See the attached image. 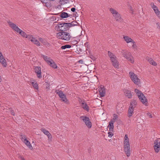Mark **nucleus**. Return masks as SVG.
Here are the masks:
<instances>
[{"instance_id":"nucleus-1","label":"nucleus","mask_w":160,"mask_h":160,"mask_svg":"<svg viewBox=\"0 0 160 160\" xmlns=\"http://www.w3.org/2000/svg\"><path fill=\"white\" fill-rule=\"evenodd\" d=\"M8 23L9 26L14 31L19 34L22 37L26 38H28V34H27L25 32L21 29L16 24L10 21H8Z\"/></svg>"},{"instance_id":"nucleus-2","label":"nucleus","mask_w":160,"mask_h":160,"mask_svg":"<svg viewBox=\"0 0 160 160\" xmlns=\"http://www.w3.org/2000/svg\"><path fill=\"white\" fill-rule=\"evenodd\" d=\"M73 26L70 23H59L55 27V29L57 31L64 32L68 30L69 28Z\"/></svg>"},{"instance_id":"nucleus-3","label":"nucleus","mask_w":160,"mask_h":160,"mask_svg":"<svg viewBox=\"0 0 160 160\" xmlns=\"http://www.w3.org/2000/svg\"><path fill=\"white\" fill-rule=\"evenodd\" d=\"M56 37L59 39L68 41L72 38L70 34L67 32H60L57 33Z\"/></svg>"},{"instance_id":"nucleus-4","label":"nucleus","mask_w":160,"mask_h":160,"mask_svg":"<svg viewBox=\"0 0 160 160\" xmlns=\"http://www.w3.org/2000/svg\"><path fill=\"white\" fill-rule=\"evenodd\" d=\"M109 10L112 13L114 18L117 22H121L123 21V19L122 18L121 15L117 11L112 8H110Z\"/></svg>"},{"instance_id":"nucleus-5","label":"nucleus","mask_w":160,"mask_h":160,"mask_svg":"<svg viewBox=\"0 0 160 160\" xmlns=\"http://www.w3.org/2000/svg\"><path fill=\"white\" fill-rule=\"evenodd\" d=\"M129 75L130 79L135 84L138 85L140 84V80L136 74L132 72H130Z\"/></svg>"},{"instance_id":"nucleus-6","label":"nucleus","mask_w":160,"mask_h":160,"mask_svg":"<svg viewBox=\"0 0 160 160\" xmlns=\"http://www.w3.org/2000/svg\"><path fill=\"white\" fill-rule=\"evenodd\" d=\"M20 138L22 141L30 149L33 150V148L27 139L26 136L24 134H20Z\"/></svg>"},{"instance_id":"nucleus-7","label":"nucleus","mask_w":160,"mask_h":160,"mask_svg":"<svg viewBox=\"0 0 160 160\" xmlns=\"http://www.w3.org/2000/svg\"><path fill=\"white\" fill-rule=\"evenodd\" d=\"M79 119L85 123L86 125L88 128H91L92 124L88 117L83 115L80 116Z\"/></svg>"},{"instance_id":"nucleus-8","label":"nucleus","mask_w":160,"mask_h":160,"mask_svg":"<svg viewBox=\"0 0 160 160\" xmlns=\"http://www.w3.org/2000/svg\"><path fill=\"white\" fill-rule=\"evenodd\" d=\"M123 56L127 59L130 62L133 63L134 62V59L133 57L131 55L130 52L127 51H123L122 52Z\"/></svg>"},{"instance_id":"nucleus-9","label":"nucleus","mask_w":160,"mask_h":160,"mask_svg":"<svg viewBox=\"0 0 160 160\" xmlns=\"http://www.w3.org/2000/svg\"><path fill=\"white\" fill-rule=\"evenodd\" d=\"M123 149L125 154L128 157L130 156L131 155V149L129 143L124 144Z\"/></svg>"},{"instance_id":"nucleus-10","label":"nucleus","mask_w":160,"mask_h":160,"mask_svg":"<svg viewBox=\"0 0 160 160\" xmlns=\"http://www.w3.org/2000/svg\"><path fill=\"white\" fill-rule=\"evenodd\" d=\"M0 63L3 67L6 68L7 65V62L5 58L3 55L2 52L0 51Z\"/></svg>"},{"instance_id":"nucleus-11","label":"nucleus","mask_w":160,"mask_h":160,"mask_svg":"<svg viewBox=\"0 0 160 160\" xmlns=\"http://www.w3.org/2000/svg\"><path fill=\"white\" fill-rule=\"evenodd\" d=\"M160 142L158 140H155L154 142L153 148L155 152L158 153L160 150Z\"/></svg>"},{"instance_id":"nucleus-12","label":"nucleus","mask_w":160,"mask_h":160,"mask_svg":"<svg viewBox=\"0 0 160 160\" xmlns=\"http://www.w3.org/2000/svg\"><path fill=\"white\" fill-rule=\"evenodd\" d=\"M28 38L32 43L34 44H36V45L38 46L40 45V43L39 41H38L35 38H34L32 35L31 34H28Z\"/></svg>"},{"instance_id":"nucleus-13","label":"nucleus","mask_w":160,"mask_h":160,"mask_svg":"<svg viewBox=\"0 0 160 160\" xmlns=\"http://www.w3.org/2000/svg\"><path fill=\"white\" fill-rule=\"evenodd\" d=\"M41 131L42 132L45 134L47 136L48 138V140L49 142H51L52 141V136L48 131L46 130L44 128H42L41 129Z\"/></svg>"},{"instance_id":"nucleus-14","label":"nucleus","mask_w":160,"mask_h":160,"mask_svg":"<svg viewBox=\"0 0 160 160\" xmlns=\"http://www.w3.org/2000/svg\"><path fill=\"white\" fill-rule=\"evenodd\" d=\"M135 92L136 93L137 95L138 96V98L139 100H141V98H143L145 96L144 95L142 92L139 91V90L135 89L134 90Z\"/></svg>"},{"instance_id":"nucleus-15","label":"nucleus","mask_w":160,"mask_h":160,"mask_svg":"<svg viewBox=\"0 0 160 160\" xmlns=\"http://www.w3.org/2000/svg\"><path fill=\"white\" fill-rule=\"evenodd\" d=\"M123 92L125 96L129 98H131L132 95L131 92L129 90L127 89H124L123 90Z\"/></svg>"},{"instance_id":"nucleus-16","label":"nucleus","mask_w":160,"mask_h":160,"mask_svg":"<svg viewBox=\"0 0 160 160\" xmlns=\"http://www.w3.org/2000/svg\"><path fill=\"white\" fill-rule=\"evenodd\" d=\"M112 65L115 68H119V62L117 60V57L113 60H111Z\"/></svg>"},{"instance_id":"nucleus-17","label":"nucleus","mask_w":160,"mask_h":160,"mask_svg":"<svg viewBox=\"0 0 160 160\" xmlns=\"http://www.w3.org/2000/svg\"><path fill=\"white\" fill-rule=\"evenodd\" d=\"M146 59L151 64L154 66H156L157 65V63L152 58L147 56L146 58Z\"/></svg>"},{"instance_id":"nucleus-18","label":"nucleus","mask_w":160,"mask_h":160,"mask_svg":"<svg viewBox=\"0 0 160 160\" xmlns=\"http://www.w3.org/2000/svg\"><path fill=\"white\" fill-rule=\"evenodd\" d=\"M99 92L100 97H103L105 96V89L103 86L102 87H101L99 89Z\"/></svg>"},{"instance_id":"nucleus-19","label":"nucleus","mask_w":160,"mask_h":160,"mask_svg":"<svg viewBox=\"0 0 160 160\" xmlns=\"http://www.w3.org/2000/svg\"><path fill=\"white\" fill-rule=\"evenodd\" d=\"M33 69L35 72L37 74V77L40 78V67L35 66Z\"/></svg>"},{"instance_id":"nucleus-20","label":"nucleus","mask_w":160,"mask_h":160,"mask_svg":"<svg viewBox=\"0 0 160 160\" xmlns=\"http://www.w3.org/2000/svg\"><path fill=\"white\" fill-rule=\"evenodd\" d=\"M124 40L127 43L129 42H134V41L130 38L127 36H123V37Z\"/></svg>"},{"instance_id":"nucleus-21","label":"nucleus","mask_w":160,"mask_h":160,"mask_svg":"<svg viewBox=\"0 0 160 160\" xmlns=\"http://www.w3.org/2000/svg\"><path fill=\"white\" fill-rule=\"evenodd\" d=\"M30 83L32 85L34 89L38 90V84H37V82L34 80H31L30 82Z\"/></svg>"},{"instance_id":"nucleus-22","label":"nucleus","mask_w":160,"mask_h":160,"mask_svg":"<svg viewBox=\"0 0 160 160\" xmlns=\"http://www.w3.org/2000/svg\"><path fill=\"white\" fill-rule=\"evenodd\" d=\"M133 109L134 108L129 107L128 114V117L130 118L132 115L134 113Z\"/></svg>"},{"instance_id":"nucleus-23","label":"nucleus","mask_w":160,"mask_h":160,"mask_svg":"<svg viewBox=\"0 0 160 160\" xmlns=\"http://www.w3.org/2000/svg\"><path fill=\"white\" fill-rule=\"evenodd\" d=\"M50 0H41V2H42L44 6L48 7L50 6V4L49 2Z\"/></svg>"},{"instance_id":"nucleus-24","label":"nucleus","mask_w":160,"mask_h":160,"mask_svg":"<svg viewBox=\"0 0 160 160\" xmlns=\"http://www.w3.org/2000/svg\"><path fill=\"white\" fill-rule=\"evenodd\" d=\"M48 64L50 66V67L54 69L56 68L57 67L56 64L55 63L52 59L51 60V61H50L49 62Z\"/></svg>"},{"instance_id":"nucleus-25","label":"nucleus","mask_w":160,"mask_h":160,"mask_svg":"<svg viewBox=\"0 0 160 160\" xmlns=\"http://www.w3.org/2000/svg\"><path fill=\"white\" fill-rule=\"evenodd\" d=\"M82 106L84 109L88 112L89 111V107L84 101L82 103Z\"/></svg>"},{"instance_id":"nucleus-26","label":"nucleus","mask_w":160,"mask_h":160,"mask_svg":"<svg viewBox=\"0 0 160 160\" xmlns=\"http://www.w3.org/2000/svg\"><path fill=\"white\" fill-rule=\"evenodd\" d=\"M59 97L61 99L62 102H64L68 104H69V102L67 99L66 96L65 95H63V96H60Z\"/></svg>"},{"instance_id":"nucleus-27","label":"nucleus","mask_w":160,"mask_h":160,"mask_svg":"<svg viewBox=\"0 0 160 160\" xmlns=\"http://www.w3.org/2000/svg\"><path fill=\"white\" fill-rule=\"evenodd\" d=\"M42 57L48 64L50 61H51V60H52L50 58L48 57L47 56L42 55Z\"/></svg>"},{"instance_id":"nucleus-28","label":"nucleus","mask_w":160,"mask_h":160,"mask_svg":"<svg viewBox=\"0 0 160 160\" xmlns=\"http://www.w3.org/2000/svg\"><path fill=\"white\" fill-rule=\"evenodd\" d=\"M114 122H112L110 121L109 122V124L108 125V128L110 131H113V124Z\"/></svg>"},{"instance_id":"nucleus-29","label":"nucleus","mask_w":160,"mask_h":160,"mask_svg":"<svg viewBox=\"0 0 160 160\" xmlns=\"http://www.w3.org/2000/svg\"><path fill=\"white\" fill-rule=\"evenodd\" d=\"M137 104L136 101L135 100H133L131 102L129 107L134 108L136 107Z\"/></svg>"},{"instance_id":"nucleus-30","label":"nucleus","mask_w":160,"mask_h":160,"mask_svg":"<svg viewBox=\"0 0 160 160\" xmlns=\"http://www.w3.org/2000/svg\"><path fill=\"white\" fill-rule=\"evenodd\" d=\"M108 55L110 58V60H113L116 58V56L110 51L108 52Z\"/></svg>"},{"instance_id":"nucleus-31","label":"nucleus","mask_w":160,"mask_h":160,"mask_svg":"<svg viewBox=\"0 0 160 160\" xmlns=\"http://www.w3.org/2000/svg\"><path fill=\"white\" fill-rule=\"evenodd\" d=\"M141 102L145 105L147 106L148 105V100L146 98V97H144L143 98H141L140 100Z\"/></svg>"},{"instance_id":"nucleus-32","label":"nucleus","mask_w":160,"mask_h":160,"mask_svg":"<svg viewBox=\"0 0 160 160\" xmlns=\"http://www.w3.org/2000/svg\"><path fill=\"white\" fill-rule=\"evenodd\" d=\"M60 16L62 18H65L69 17L68 14L66 12H62L60 15Z\"/></svg>"},{"instance_id":"nucleus-33","label":"nucleus","mask_w":160,"mask_h":160,"mask_svg":"<svg viewBox=\"0 0 160 160\" xmlns=\"http://www.w3.org/2000/svg\"><path fill=\"white\" fill-rule=\"evenodd\" d=\"M41 42L43 45L46 47H49L50 46V44L47 42V41L45 40H42L41 38Z\"/></svg>"},{"instance_id":"nucleus-34","label":"nucleus","mask_w":160,"mask_h":160,"mask_svg":"<svg viewBox=\"0 0 160 160\" xmlns=\"http://www.w3.org/2000/svg\"><path fill=\"white\" fill-rule=\"evenodd\" d=\"M55 92L57 93V94L58 95L59 97L62 96H63V95H65L63 93L62 91L59 90L58 89H57L55 90Z\"/></svg>"},{"instance_id":"nucleus-35","label":"nucleus","mask_w":160,"mask_h":160,"mask_svg":"<svg viewBox=\"0 0 160 160\" xmlns=\"http://www.w3.org/2000/svg\"><path fill=\"white\" fill-rule=\"evenodd\" d=\"M126 143L127 144L129 143V139L128 138V136L127 134L125 135V136L124 137V144H125Z\"/></svg>"},{"instance_id":"nucleus-36","label":"nucleus","mask_w":160,"mask_h":160,"mask_svg":"<svg viewBox=\"0 0 160 160\" xmlns=\"http://www.w3.org/2000/svg\"><path fill=\"white\" fill-rule=\"evenodd\" d=\"M113 118L111 120V121L112 122H114L118 118V116L116 114H113Z\"/></svg>"},{"instance_id":"nucleus-37","label":"nucleus","mask_w":160,"mask_h":160,"mask_svg":"<svg viewBox=\"0 0 160 160\" xmlns=\"http://www.w3.org/2000/svg\"><path fill=\"white\" fill-rule=\"evenodd\" d=\"M71 47V45L67 44L64 46H62L61 47V48L62 49H65L67 48H70Z\"/></svg>"},{"instance_id":"nucleus-38","label":"nucleus","mask_w":160,"mask_h":160,"mask_svg":"<svg viewBox=\"0 0 160 160\" xmlns=\"http://www.w3.org/2000/svg\"><path fill=\"white\" fill-rule=\"evenodd\" d=\"M150 5L152 8L153 9V10L158 9L157 7L153 3H151L150 4Z\"/></svg>"},{"instance_id":"nucleus-39","label":"nucleus","mask_w":160,"mask_h":160,"mask_svg":"<svg viewBox=\"0 0 160 160\" xmlns=\"http://www.w3.org/2000/svg\"><path fill=\"white\" fill-rule=\"evenodd\" d=\"M61 4H64L69 2L68 0H61L60 1Z\"/></svg>"},{"instance_id":"nucleus-40","label":"nucleus","mask_w":160,"mask_h":160,"mask_svg":"<svg viewBox=\"0 0 160 160\" xmlns=\"http://www.w3.org/2000/svg\"><path fill=\"white\" fill-rule=\"evenodd\" d=\"M108 137L110 138H111L113 135V133L111 132H109L108 133Z\"/></svg>"},{"instance_id":"nucleus-41","label":"nucleus","mask_w":160,"mask_h":160,"mask_svg":"<svg viewBox=\"0 0 160 160\" xmlns=\"http://www.w3.org/2000/svg\"><path fill=\"white\" fill-rule=\"evenodd\" d=\"M133 43V44L132 45V47L134 49H135L137 48V46L136 44L135 43V42L134 41V42H132Z\"/></svg>"},{"instance_id":"nucleus-42","label":"nucleus","mask_w":160,"mask_h":160,"mask_svg":"<svg viewBox=\"0 0 160 160\" xmlns=\"http://www.w3.org/2000/svg\"><path fill=\"white\" fill-rule=\"evenodd\" d=\"M156 15L158 17V18L160 19V12L159 11L158 12H156V13H155Z\"/></svg>"},{"instance_id":"nucleus-43","label":"nucleus","mask_w":160,"mask_h":160,"mask_svg":"<svg viewBox=\"0 0 160 160\" xmlns=\"http://www.w3.org/2000/svg\"><path fill=\"white\" fill-rule=\"evenodd\" d=\"M45 84H46V88L47 89H49V84H48V83H47L46 82H45Z\"/></svg>"},{"instance_id":"nucleus-44","label":"nucleus","mask_w":160,"mask_h":160,"mask_svg":"<svg viewBox=\"0 0 160 160\" xmlns=\"http://www.w3.org/2000/svg\"><path fill=\"white\" fill-rule=\"evenodd\" d=\"M157 28L158 29H160V25L159 23L157 22L156 23Z\"/></svg>"},{"instance_id":"nucleus-45","label":"nucleus","mask_w":160,"mask_h":160,"mask_svg":"<svg viewBox=\"0 0 160 160\" xmlns=\"http://www.w3.org/2000/svg\"><path fill=\"white\" fill-rule=\"evenodd\" d=\"M130 12L132 14H133V9L131 7H130Z\"/></svg>"},{"instance_id":"nucleus-46","label":"nucleus","mask_w":160,"mask_h":160,"mask_svg":"<svg viewBox=\"0 0 160 160\" xmlns=\"http://www.w3.org/2000/svg\"><path fill=\"white\" fill-rule=\"evenodd\" d=\"M147 115L150 118H152V114L150 113H147Z\"/></svg>"},{"instance_id":"nucleus-47","label":"nucleus","mask_w":160,"mask_h":160,"mask_svg":"<svg viewBox=\"0 0 160 160\" xmlns=\"http://www.w3.org/2000/svg\"><path fill=\"white\" fill-rule=\"evenodd\" d=\"M78 43V42L77 41H72V43L73 44H75Z\"/></svg>"},{"instance_id":"nucleus-48","label":"nucleus","mask_w":160,"mask_h":160,"mask_svg":"<svg viewBox=\"0 0 160 160\" xmlns=\"http://www.w3.org/2000/svg\"><path fill=\"white\" fill-rule=\"evenodd\" d=\"M75 10H76L75 8H72L71 9V11H72L73 12H75Z\"/></svg>"},{"instance_id":"nucleus-49","label":"nucleus","mask_w":160,"mask_h":160,"mask_svg":"<svg viewBox=\"0 0 160 160\" xmlns=\"http://www.w3.org/2000/svg\"><path fill=\"white\" fill-rule=\"evenodd\" d=\"M154 11L155 12V13H156V12H158L159 10H158V9H157L154 10Z\"/></svg>"},{"instance_id":"nucleus-50","label":"nucleus","mask_w":160,"mask_h":160,"mask_svg":"<svg viewBox=\"0 0 160 160\" xmlns=\"http://www.w3.org/2000/svg\"><path fill=\"white\" fill-rule=\"evenodd\" d=\"M2 80V78L1 76L0 75V82H1Z\"/></svg>"},{"instance_id":"nucleus-51","label":"nucleus","mask_w":160,"mask_h":160,"mask_svg":"<svg viewBox=\"0 0 160 160\" xmlns=\"http://www.w3.org/2000/svg\"><path fill=\"white\" fill-rule=\"evenodd\" d=\"M57 8H61V5H58L57 6Z\"/></svg>"},{"instance_id":"nucleus-52","label":"nucleus","mask_w":160,"mask_h":160,"mask_svg":"<svg viewBox=\"0 0 160 160\" xmlns=\"http://www.w3.org/2000/svg\"><path fill=\"white\" fill-rule=\"evenodd\" d=\"M11 113H11V114H12V115H14L15 114H14V112H11Z\"/></svg>"},{"instance_id":"nucleus-53","label":"nucleus","mask_w":160,"mask_h":160,"mask_svg":"<svg viewBox=\"0 0 160 160\" xmlns=\"http://www.w3.org/2000/svg\"><path fill=\"white\" fill-rule=\"evenodd\" d=\"M22 159V160H25L24 158H21Z\"/></svg>"},{"instance_id":"nucleus-54","label":"nucleus","mask_w":160,"mask_h":160,"mask_svg":"<svg viewBox=\"0 0 160 160\" xmlns=\"http://www.w3.org/2000/svg\"><path fill=\"white\" fill-rule=\"evenodd\" d=\"M160 3V0H157Z\"/></svg>"}]
</instances>
